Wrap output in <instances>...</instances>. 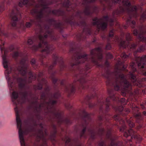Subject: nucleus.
I'll return each instance as SVG.
<instances>
[{"label":"nucleus","instance_id":"5","mask_svg":"<svg viewBox=\"0 0 146 146\" xmlns=\"http://www.w3.org/2000/svg\"><path fill=\"white\" fill-rule=\"evenodd\" d=\"M96 0H84L82 4L85 7L83 12L78 11L75 15H72L67 17L64 11L61 9L53 10L52 12L54 15L60 16L66 18L64 21L67 24H69L71 26H78L81 27L82 28V33L80 35L78 39L79 41H84L87 36L91 34L92 29L87 24L82 15L84 13L86 16H91L93 12L91 11V6L89 4L91 3L95 2ZM99 0L101 3L102 2V0Z\"/></svg>","mask_w":146,"mask_h":146},{"label":"nucleus","instance_id":"36","mask_svg":"<svg viewBox=\"0 0 146 146\" xmlns=\"http://www.w3.org/2000/svg\"><path fill=\"white\" fill-rule=\"evenodd\" d=\"M35 103V102H33V104H34V103Z\"/></svg>","mask_w":146,"mask_h":146},{"label":"nucleus","instance_id":"35","mask_svg":"<svg viewBox=\"0 0 146 146\" xmlns=\"http://www.w3.org/2000/svg\"><path fill=\"white\" fill-rule=\"evenodd\" d=\"M35 103H37V101H35Z\"/></svg>","mask_w":146,"mask_h":146},{"label":"nucleus","instance_id":"2","mask_svg":"<svg viewBox=\"0 0 146 146\" xmlns=\"http://www.w3.org/2000/svg\"><path fill=\"white\" fill-rule=\"evenodd\" d=\"M70 52L71 53H74L72 58L74 62L71 63V66L75 73V76L76 80H75L73 84H70L69 88L64 85V80H59L61 85L65 86L69 97L74 94L75 90L77 88L79 90L91 88L92 90L95 92L96 88L95 87L93 86V84H91L90 85L88 84H91V82H94V80L88 81V79L82 75L79 78V76L76 74V71H80L81 69L80 65L83 63L86 64V70H88L91 68L90 64V62L94 65L100 66L101 65L99 63L102 61L103 57L102 47H99L91 50L90 52V56L89 58L87 54L82 55L81 51H76L75 48L73 46L71 48Z\"/></svg>","mask_w":146,"mask_h":146},{"label":"nucleus","instance_id":"24","mask_svg":"<svg viewBox=\"0 0 146 146\" xmlns=\"http://www.w3.org/2000/svg\"><path fill=\"white\" fill-rule=\"evenodd\" d=\"M106 56L108 58L111 59L113 58L112 54L110 52H108L106 54Z\"/></svg>","mask_w":146,"mask_h":146},{"label":"nucleus","instance_id":"12","mask_svg":"<svg viewBox=\"0 0 146 146\" xmlns=\"http://www.w3.org/2000/svg\"><path fill=\"white\" fill-rule=\"evenodd\" d=\"M140 73L146 76V55L140 57Z\"/></svg>","mask_w":146,"mask_h":146},{"label":"nucleus","instance_id":"34","mask_svg":"<svg viewBox=\"0 0 146 146\" xmlns=\"http://www.w3.org/2000/svg\"><path fill=\"white\" fill-rule=\"evenodd\" d=\"M96 42V40L95 39H94L93 40V42Z\"/></svg>","mask_w":146,"mask_h":146},{"label":"nucleus","instance_id":"8","mask_svg":"<svg viewBox=\"0 0 146 146\" xmlns=\"http://www.w3.org/2000/svg\"><path fill=\"white\" fill-rule=\"evenodd\" d=\"M15 11L13 10L10 15L11 18V26L14 29H16L19 27L23 31H24L25 29V27L28 28L30 27L33 24H36V21L39 24L42 22H39L37 20L35 15H33L35 17V19H31L30 22H26L25 25H24L23 21L20 22L21 18V12L16 7L15 8Z\"/></svg>","mask_w":146,"mask_h":146},{"label":"nucleus","instance_id":"25","mask_svg":"<svg viewBox=\"0 0 146 146\" xmlns=\"http://www.w3.org/2000/svg\"><path fill=\"white\" fill-rule=\"evenodd\" d=\"M145 105L146 106V100L145 101L144 103L140 104V107L143 110H145Z\"/></svg>","mask_w":146,"mask_h":146},{"label":"nucleus","instance_id":"29","mask_svg":"<svg viewBox=\"0 0 146 146\" xmlns=\"http://www.w3.org/2000/svg\"><path fill=\"white\" fill-rule=\"evenodd\" d=\"M143 114L144 115L146 116V111H144L143 112Z\"/></svg>","mask_w":146,"mask_h":146},{"label":"nucleus","instance_id":"20","mask_svg":"<svg viewBox=\"0 0 146 146\" xmlns=\"http://www.w3.org/2000/svg\"><path fill=\"white\" fill-rule=\"evenodd\" d=\"M58 81V79L55 78L53 77L52 79V83L55 88L57 86V83Z\"/></svg>","mask_w":146,"mask_h":146},{"label":"nucleus","instance_id":"4","mask_svg":"<svg viewBox=\"0 0 146 146\" xmlns=\"http://www.w3.org/2000/svg\"><path fill=\"white\" fill-rule=\"evenodd\" d=\"M105 72L102 74V75L106 79L107 84L109 86H113L115 90H120L125 94L129 93L131 95H137L139 94V90L137 89L134 91L133 90L132 85L141 88L143 87L144 83H146V78L137 80L135 76L131 72H129L127 76H125L124 72L128 71L124 65L121 68L116 66L114 72L110 71L109 63L107 60L105 62Z\"/></svg>","mask_w":146,"mask_h":146},{"label":"nucleus","instance_id":"16","mask_svg":"<svg viewBox=\"0 0 146 146\" xmlns=\"http://www.w3.org/2000/svg\"><path fill=\"white\" fill-rule=\"evenodd\" d=\"M146 19V10L144 12L141 16L140 18V21L142 23Z\"/></svg>","mask_w":146,"mask_h":146},{"label":"nucleus","instance_id":"14","mask_svg":"<svg viewBox=\"0 0 146 146\" xmlns=\"http://www.w3.org/2000/svg\"><path fill=\"white\" fill-rule=\"evenodd\" d=\"M88 135H90L91 138L93 139L96 138V133L95 131L91 128L88 129Z\"/></svg>","mask_w":146,"mask_h":146},{"label":"nucleus","instance_id":"22","mask_svg":"<svg viewBox=\"0 0 146 146\" xmlns=\"http://www.w3.org/2000/svg\"><path fill=\"white\" fill-rule=\"evenodd\" d=\"M120 56L122 59H125L129 57V56L126 55L124 52L122 53L121 54Z\"/></svg>","mask_w":146,"mask_h":146},{"label":"nucleus","instance_id":"27","mask_svg":"<svg viewBox=\"0 0 146 146\" xmlns=\"http://www.w3.org/2000/svg\"><path fill=\"white\" fill-rule=\"evenodd\" d=\"M142 92L144 94H146V90H142Z\"/></svg>","mask_w":146,"mask_h":146},{"label":"nucleus","instance_id":"3","mask_svg":"<svg viewBox=\"0 0 146 146\" xmlns=\"http://www.w3.org/2000/svg\"><path fill=\"white\" fill-rule=\"evenodd\" d=\"M46 21L48 24L44 25V30L40 25L41 28L40 32H44V35H43L40 34L38 35L35 41L36 44L33 45V40L31 38H29L28 40L27 44L30 49L34 51L38 50L39 48H43L42 50L41 54H40V60L41 64L47 68L49 71H52L53 67L56 65L58 62L59 64L60 71H62L64 70L66 67L63 61V58L62 57L58 56L56 54H53L52 56V64L50 65H49L48 63L45 64L43 59L48 54H51L54 50L52 46L49 44L46 41V39L49 37L52 40H56L57 39L53 29H51L50 27L53 26L54 28L60 30L62 32L64 28V24L59 20L57 22V21L53 18H48L46 19Z\"/></svg>","mask_w":146,"mask_h":146},{"label":"nucleus","instance_id":"38","mask_svg":"<svg viewBox=\"0 0 146 146\" xmlns=\"http://www.w3.org/2000/svg\"><path fill=\"white\" fill-rule=\"evenodd\" d=\"M29 0V1H30H30Z\"/></svg>","mask_w":146,"mask_h":146},{"label":"nucleus","instance_id":"26","mask_svg":"<svg viewBox=\"0 0 146 146\" xmlns=\"http://www.w3.org/2000/svg\"><path fill=\"white\" fill-rule=\"evenodd\" d=\"M44 105V103H41L39 105V108L40 110H41L42 109V108L43 107Z\"/></svg>","mask_w":146,"mask_h":146},{"label":"nucleus","instance_id":"18","mask_svg":"<svg viewBox=\"0 0 146 146\" xmlns=\"http://www.w3.org/2000/svg\"><path fill=\"white\" fill-rule=\"evenodd\" d=\"M31 63L33 66L35 68V69H36V68H37L38 66L36 60L35 59H32L31 61Z\"/></svg>","mask_w":146,"mask_h":146},{"label":"nucleus","instance_id":"21","mask_svg":"<svg viewBox=\"0 0 146 146\" xmlns=\"http://www.w3.org/2000/svg\"><path fill=\"white\" fill-rule=\"evenodd\" d=\"M53 127L54 128V133L52 134L51 135L52 136V139L53 140H54L57 133V131L56 130V127L54 125H53Z\"/></svg>","mask_w":146,"mask_h":146},{"label":"nucleus","instance_id":"31","mask_svg":"<svg viewBox=\"0 0 146 146\" xmlns=\"http://www.w3.org/2000/svg\"><path fill=\"white\" fill-rule=\"evenodd\" d=\"M40 126L42 127V128H43V126H42V123H40Z\"/></svg>","mask_w":146,"mask_h":146},{"label":"nucleus","instance_id":"13","mask_svg":"<svg viewBox=\"0 0 146 146\" xmlns=\"http://www.w3.org/2000/svg\"><path fill=\"white\" fill-rule=\"evenodd\" d=\"M63 6L66 9V11H70L71 9L68 8L71 7V4L70 0H65L62 3Z\"/></svg>","mask_w":146,"mask_h":146},{"label":"nucleus","instance_id":"28","mask_svg":"<svg viewBox=\"0 0 146 146\" xmlns=\"http://www.w3.org/2000/svg\"><path fill=\"white\" fill-rule=\"evenodd\" d=\"M66 123H70V120L68 119H66Z\"/></svg>","mask_w":146,"mask_h":146},{"label":"nucleus","instance_id":"23","mask_svg":"<svg viewBox=\"0 0 146 146\" xmlns=\"http://www.w3.org/2000/svg\"><path fill=\"white\" fill-rule=\"evenodd\" d=\"M105 143V141L102 139L101 141L98 143V146H103Z\"/></svg>","mask_w":146,"mask_h":146},{"label":"nucleus","instance_id":"32","mask_svg":"<svg viewBox=\"0 0 146 146\" xmlns=\"http://www.w3.org/2000/svg\"><path fill=\"white\" fill-rule=\"evenodd\" d=\"M34 125L35 126H36L37 125V124L36 123H34Z\"/></svg>","mask_w":146,"mask_h":146},{"label":"nucleus","instance_id":"37","mask_svg":"<svg viewBox=\"0 0 146 146\" xmlns=\"http://www.w3.org/2000/svg\"><path fill=\"white\" fill-rule=\"evenodd\" d=\"M144 0H141V1H144Z\"/></svg>","mask_w":146,"mask_h":146},{"label":"nucleus","instance_id":"1","mask_svg":"<svg viewBox=\"0 0 146 146\" xmlns=\"http://www.w3.org/2000/svg\"><path fill=\"white\" fill-rule=\"evenodd\" d=\"M115 92L112 89L108 90L109 96L105 100L102 98L99 99L98 95L87 96L86 100L88 102L90 108L97 106L99 108L100 113L101 115L99 117V120L101 123L107 126L111 125L110 119L112 118L117 122L115 125L119 129L120 132L123 133L124 136L126 137L130 136L132 139H134L140 142L142 140L141 137L132 128L128 129L126 122L131 128L135 126L134 123L130 119L127 118L124 120L121 117L125 116L129 113L130 110L124 109L122 105L126 104L125 98L120 99L115 95Z\"/></svg>","mask_w":146,"mask_h":146},{"label":"nucleus","instance_id":"10","mask_svg":"<svg viewBox=\"0 0 146 146\" xmlns=\"http://www.w3.org/2000/svg\"><path fill=\"white\" fill-rule=\"evenodd\" d=\"M80 116L83 122V123L82 124V126L83 129L80 133V138L83 137L84 138H86L87 135L85 134V132L87 129L88 124V121H90L91 119L90 115L84 110L82 111Z\"/></svg>","mask_w":146,"mask_h":146},{"label":"nucleus","instance_id":"7","mask_svg":"<svg viewBox=\"0 0 146 146\" xmlns=\"http://www.w3.org/2000/svg\"><path fill=\"white\" fill-rule=\"evenodd\" d=\"M20 0L19 3L20 7L23 5L34 6L35 8L33 9L31 11L32 15H35L37 20L39 22L42 21V19L44 17V10L49 8L48 4L44 0H38L39 3L36 4L35 0Z\"/></svg>","mask_w":146,"mask_h":146},{"label":"nucleus","instance_id":"19","mask_svg":"<svg viewBox=\"0 0 146 146\" xmlns=\"http://www.w3.org/2000/svg\"><path fill=\"white\" fill-rule=\"evenodd\" d=\"M66 145H68L69 146H72L71 142V140L70 138H68L65 141Z\"/></svg>","mask_w":146,"mask_h":146},{"label":"nucleus","instance_id":"30","mask_svg":"<svg viewBox=\"0 0 146 146\" xmlns=\"http://www.w3.org/2000/svg\"><path fill=\"white\" fill-rule=\"evenodd\" d=\"M43 74L42 73H40L38 75V77H40Z\"/></svg>","mask_w":146,"mask_h":146},{"label":"nucleus","instance_id":"17","mask_svg":"<svg viewBox=\"0 0 146 146\" xmlns=\"http://www.w3.org/2000/svg\"><path fill=\"white\" fill-rule=\"evenodd\" d=\"M18 52H13L12 55L13 57L15 59L16 61L17 60V58L21 55Z\"/></svg>","mask_w":146,"mask_h":146},{"label":"nucleus","instance_id":"9","mask_svg":"<svg viewBox=\"0 0 146 146\" xmlns=\"http://www.w3.org/2000/svg\"><path fill=\"white\" fill-rule=\"evenodd\" d=\"M111 131L112 129L111 128H108L107 131H106L104 128H102L99 129L98 133L101 137L106 135V139L110 142V146H120L122 145L123 144L120 141L116 142L118 137L115 134H112Z\"/></svg>","mask_w":146,"mask_h":146},{"label":"nucleus","instance_id":"11","mask_svg":"<svg viewBox=\"0 0 146 146\" xmlns=\"http://www.w3.org/2000/svg\"><path fill=\"white\" fill-rule=\"evenodd\" d=\"M131 108L133 111V115L135 118L136 122L138 124L136 129L139 130L142 127L143 123L141 114L140 113H138L139 108L135 105H132Z\"/></svg>","mask_w":146,"mask_h":146},{"label":"nucleus","instance_id":"15","mask_svg":"<svg viewBox=\"0 0 146 146\" xmlns=\"http://www.w3.org/2000/svg\"><path fill=\"white\" fill-rule=\"evenodd\" d=\"M54 115L56 118L58 120V122L62 123L63 121V119L62 117V115L61 113L55 111L54 112Z\"/></svg>","mask_w":146,"mask_h":146},{"label":"nucleus","instance_id":"33","mask_svg":"<svg viewBox=\"0 0 146 146\" xmlns=\"http://www.w3.org/2000/svg\"><path fill=\"white\" fill-rule=\"evenodd\" d=\"M35 110L36 111H37V107H36V108L35 109Z\"/></svg>","mask_w":146,"mask_h":146},{"label":"nucleus","instance_id":"6","mask_svg":"<svg viewBox=\"0 0 146 146\" xmlns=\"http://www.w3.org/2000/svg\"><path fill=\"white\" fill-rule=\"evenodd\" d=\"M38 79V83L37 85H34L33 89L35 91L37 90H41L42 89L43 85L45 86L44 90L42 91L41 93L40 98L43 100L44 103L46 104L47 106V109H52L54 105L56 103V101L55 100H52V98H58V94L55 93L53 94L50 92V89L48 85L47 81L44 78H42L41 81H39Z\"/></svg>","mask_w":146,"mask_h":146}]
</instances>
